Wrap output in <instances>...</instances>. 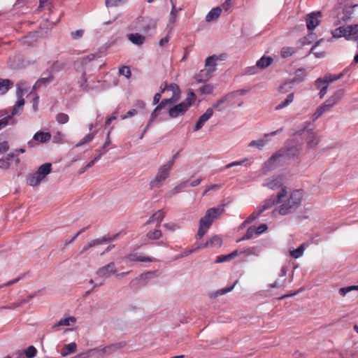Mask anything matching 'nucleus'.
I'll use <instances>...</instances> for the list:
<instances>
[{"label":"nucleus","mask_w":358,"mask_h":358,"mask_svg":"<svg viewBox=\"0 0 358 358\" xmlns=\"http://www.w3.org/2000/svg\"><path fill=\"white\" fill-rule=\"evenodd\" d=\"M301 150V145L285 146L273 155L270 159L264 163L263 172L266 173L271 171L277 166L276 162L280 158L285 159H294L298 157Z\"/></svg>","instance_id":"obj_1"},{"label":"nucleus","mask_w":358,"mask_h":358,"mask_svg":"<svg viewBox=\"0 0 358 358\" xmlns=\"http://www.w3.org/2000/svg\"><path fill=\"white\" fill-rule=\"evenodd\" d=\"M224 211V205L208 209L199 221L196 238L201 239L207 232L214 220L217 219Z\"/></svg>","instance_id":"obj_2"},{"label":"nucleus","mask_w":358,"mask_h":358,"mask_svg":"<svg viewBox=\"0 0 358 358\" xmlns=\"http://www.w3.org/2000/svg\"><path fill=\"white\" fill-rule=\"evenodd\" d=\"M303 192L301 190L296 189L293 191L289 197L282 199L281 205L278 207V213L281 215H286L295 212L300 206Z\"/></svg>","instance_id":"obj_3"},{"label":"nucleus","mask_w":358,"mask_h":358,"mask_svg":"<svg viewBox=\"0 0 358 358\" xmlns=\"http://www.w3.org/2000/svg\"><path fill=\"white\" fill-rule=\"evenodd\" d=\"M225 58V54H221L219 56L216 55H213L210 57H208L205 61V69L201 70L199 73L196 75V80L199 83H201L208 80L217 69V61L224 60Z\"/></svg>","instance_id":"obj_4"},{"label":"nucleus","mask_w":358,"mask_h":358,"mask_svg":"<svg viewBox=\"0 0 358 358\" xmlns=\"http://www.w3.org/2000/svg\"><path fill=\"white\" fill-rule=\"evenodd\" d=\"M358 4L341 3L337 6V24H347L355 17V9Z\"/></svg>","instance_id":"obj_5"},{"label":"nucleus","mask_w":358,"mask_h":358,"mask_svg":"<svg viewBox=\"0 0 358 358\" xmlns=\"http://www.w3.org/2000/svg\"><path fill=\"white\" fill-rule=\"evenodd\" d=\"M51 167L52 164L50 163H45L40 166L35 173H30L27 177V185L31 187L39 185L51 172Z\"/></svg>","instance_id":"obj_6"},{"label":"nucleus","mask_w":358,"mask_h":358,"mask_svg":"<svg viewBox=\"0 0 358 358\" xmlns=\"http://www.w3.org/2000/svg\"><path fill=\"white\" fill-rule=\"evenodd\" d=\"M173 166V159L169 160L167 163L160 166L155 178L150 182L151 188H159L168 178L170 171Z\"/></svg>","instance_id":"obj_7"},{"label":"nucleus","mask_w":358,"mask_h":358,"mask_svg":"<svg viewBox=\"0 0 358 358\" xmlns=\"http://www.w3.org/2000/svg\"><path fill=\"white\" fill-rule=\"evenodd\" d=\"M196 99V95L193 92L187 94L186 99L171 107L169 110V115L171 118H176L180 115H183L188 108L192 106L193 101Z\"/></svg>","instance_id":"obj_8"},{"label":"nucleus","mask_w":358,"mask_h":358,"mask_svg":"<svg viewBox=\"0 0 358 358\" xmlns=\"http://www.w3.org/2000/svg\"><path fill=\"white\" fill-rule=\"evenodd\" d=\"M287 194V191L285 187H282L278 193L276 197L271 196L269 199L263 201L261 206H258L259 213H262L264 210L271 208L277 203L282 201V199L285 198Z\"/></svg>","instance_id":"obj_9"},{"label":"nucleus","mask_w":358,"mask_h":358,"mask_svg":"<svg viewBox=\"0 0 358 358\" xmlns=\"http://www.w3.org/2000/svg\"><path fill=\"white\" fill-rule=\"evenodd\" d=\"M336 104V96H331L322 105L318 107L313 113V121L317 120L322 114L329 111Z\"/></svg>","instance_id":"obj_10"},{"label":"nucleus","mask_w":358,"mask_h":358,"mask_svg":"<svg viewBox=\"0 0 358 358\" xmlns=\"http://www.w3.org/2000/svg\"><path fill=\"white\" fill-rule=\"evenodd\" d=\"M117 272V268L114 262H110L108 264L100 267L96 271V275L103 279H106L110 277L112 274H115Z\"/></svg>","instance_id":"obj_11"},{"label":"nucleus","mask_w":358,"mask_h":358,"mask_svg":"<svg viewBox=\"0 0 358 358\" xmlns=\"http://www.w3.org/2000/svg\"><path fill=\"white\" fill-rule=\"evenodd\" d=\"M320 12H313L306 15V22L309 31L313 30L320 24Z\"/></svg>","instance_id":"obj_12"},{"label":"nucleus","mask_w":358,"mask_h":358,"mask_svg":"<svg viewBox=\"0 0 358 358\" xmlns=\"http://www.w3.org/2000/svg\"><path fill=\"white\" fill-rule=\"evenodd\" d=\"M303 69H298L296 72V76L294 79L285 82L279 87V92L282 94H285L289 92L293 87L294 83H300L303 80V78H299V73H302Z\"/></svg>","instance_id":"obj_13"},{"label":"nucleus","mask_w":358,"mask_h":358,"mask_svg":"<svg viewBox=\"0 0 358 358\" xmlns=\"http://www.w3.org/2000/svg\"><path fill=\"white\" fill-rule=\"evenodd\" d=\"M336 80L335 75H327L324 78H319L315 81V86L317 90L320 91L325 86H329V85L333 83Z\"/></svg>","instance_id":"obj_14"},{"label":"nucleus","mask_w":358,"mask_h":358,"mask_svg":"<svg viewBox=\"0 0 358 358\" xmlns=\"http://www.w3.org/2000/svg\"><path fill=\"white\" fill-rule=\"evenodd\" d=\"M263 185L273 190L276 189L282 185V177L278 176L268 178Z\"/></svg>","instance_id":"obj_15"},{"label":"nucleus","mask_w":358,"mask_h":358,"mask_svg":"<svg viewBox=\"0 0 358 358\" xmlns=\"http://www.w3.org/2000/svg\"><path fill=\"white\" fill-rule=\"evenodd\" d=\"M213 110L211 108H208L206 112L199 117L198 121L196 122L194 131L199 130L204 124L213 116Z\"/></svg>","instance_id":"obj_16"},{"label":"nucleus","mask_w":358,"mask_h":358,"mask_svg":"<svg viewBox=\"0 0 358 358\" xmlns=\"http://www.w3.org/2000/svg\"><path fill=\"white\" fill-rule=\"evenodd\" d=\"M127 38L133 44L136 45H141L143 44L145 40V37L140 34H129L127 35Z\"/></svg>","instance_id":"obj_17"},{"label":"nucleus","mask_w":358,"mask_h":358,"mask_svg":"<svg viewBox=\"0 0 358 358\" xmlns=\"http://www.w3.org/2000/svg\"><path fill=\"white\" fill-rule=\"evenodd\" d=\"M51 138V135L49 132H44V131H38L36 132L34 136L33 140L36 141L38 143H46L49 141Z\"/></svg>","instance_id":"obj_18"},{"label":"nucleus","mask_w":358,"mask_h":358,"mask_svg":"<svg viewBox=\"0 0 358 358\" xmlns=\"http://www.w3.org/2000/svg\"><path fill=\"white\" fill-rule=\"evenodd\" d=\"M13 87V82L9 79L0 78V95L6 94Z\"/></svg>","instance_id":"obj_19"},{"label":"nucleus","mask_w":358,"mask_h":358,"mask_svg":"<svg viewBox=\"0 0 358 358\" xmlns=\"http://www.w3.org/2000/svg\"><path fill=\"white\" fill-rule=\"evenodd\" d=\"M273 61V59L271 57L263 56L257 62L256 66L261 69H264L269 66L272 64Z\"/></svg>","instance_id":"obj_20"},{"label":"nucleus","mask_w":358,"mask_h":358,"mask_svg":"<svg viewBox=\"0 0 358 358\" xmlns=\"http://www.w3.org/2000/svg\"><path fill=\"white\" fill-rule=\"evenodd\" d=\"M128 259L131 262H151L152 259L145 255L138 254H131L127 257Z\"/></svg>","instance_id":"obj_21"},{"label":"nucleus","mask_w":358,"mask_h":358,"mask_svg":"<svg viewBox=\"0 0 358 358\" xmlns=\"http://www.w3.org/2000/svg\"><path fill=\"white\" fill-rule=\"evenodd\" d=\"M222 9L220 7L213 8L206 16L207 22H211L217 20L221 15Z\"/></svg>","instance_id":"obj_22"},{"label":"nucleus","mask_w":358,"mask_h":358,"mask_svg":"<svg viewBox=\"0 0 358 358\" xmlns=\"http://www.w3.org/2000/svg\"><path fill=\"white\" fill-rule=\"evenodd\" d=\"M229 96V95L227 94L222 97L221 99H218L215 103L213 104V107L217 111L224 110L227 108L225 103L227 101Z\"/></svg>","instance_id":"obj_23"},{"label":"nucleus","mask_w":358,"mask_h":358,"mask_svg":"<svg viewBox=\"0 0 358 358\" xmlns=\"http://www.w3.org/2000/svg\"><path fill=\"white\" fill-rule=\"evenodd\" d=\"M294 98V94L293 92L287 95V96L286 97V99L283 101H282L281 103H280L279 104H278L275 106V110H280L288 106L293 102Z\"/></svg>","instance_id":"obj_24"},{"label":"nucleus","mask_w":358,"mask_h":358,"mask_svg":"<svg viewBox=\"0 0 358 358\" xmlns=\"http://www.w3.org/2000/svg\"><path fill=\"white\" fill-rule=\"evenodd\" d=\"M52 78H53L52 76H50L47 78H42L38 79L34 85L31 93L37 90L42 85H46L49 84L52 80Z\"/></svg>","instance_id":"obj_25"},{"label":"nucleus","mask_w":358,"mask_h":358,"mask_svg":"<svg viewBox=\"0 0 358 358\" xmlns=\"http://www.w3.org/2000/svg\"><path fill=\"white\" fill-rule=\"evenodd\" d=\"M17 100L11 110V115H10L12 118L13 116L18 115L20 113V109L24 105V99L23 97L17 96Z\"/></svg>","instance_id":"obj_26"},{"label":"nucleus","mask_w":358,"mask_h":358,"mask_svg":"<svg viewBox=\"0 0 358 358\" xmlns=\"http://www.w3.org/2000/svg\"><path fill=\"white\" fill-rule=\"evenodd\" d=\"M120 348V345L119 344H113L110 345H108L103 348H101L98 349V353L99 354H106L110 355L119 349Z\"/></svg>","instance_id":"obj_27"},{"label":"nucleus","mask_w":358,"mask_h":358,"mask_svg":"<svg viewBox=\"0 0 358 358\" xmlns=\"http://www.w3.org/2000/svg\"><path fill=\"white\" fill-rule=\"evenodd\" d=\"M237 283H238V281L236 280L232 286L220 289L216 291L215 292L210 294V297L212 299H215V298L218 297L219 296L224 295L228 292H230L231 291H232L234 289L235 285Z\"/></svg>","instance_id":"obj_28"},{"label":"nucleus","mask_w":358,"mask_h":358,"mask_svg":"<svg viewBox=\"0 0 358 358\" xmlns=\"http://www.w3.org/2000/svg\"><path fill=\"white\" fill-rule=\"evenodd\" d=\"M305 250H306V245H305V243H302L296 249L290 250L289 255L292 257H293L294 259H298L303 256Z\"/></svg>","instance_id":"obj_29"},{"label":"nucleus","mask_w":358,"mask_h":358,"mask_svg":"<svg viewBox=\"0 0 358 358\" xmlns=\"http://www.w3.org/2000/svg\"><path fill=\"white\" fill-rule=\"evenodd\" d=\"M76 348L77 345L75 343H71L64 345L61 352L62 356L66 357L69 354L75 352L76 351Z\"/></svg>","instance_id":"obj_30"},{"label":"nucleus","mask_w":358,"mask_h":358,"mask_svg":"<svg viewBox=\"0 0 358 358\" xmlns=\"http://www.w3.org/2000/svg\"><path fill=\"white\" fill-rule=\"evenodd\" d=\"M222 245V239L218 236H213L209 241H208L204 245H201L203 247H220Z\"/></svg>","instance_id":"obj_31"},{"label":"nucleus","mask_w":358,"mask_h":358,"mask_svg":"<svg viewBox=\"0 0 358 358\" xmlns=\"http://www.w3.org/2000/svg\"><path fill=\"white\" fill-rule=\"evenodd\" d=\"M319 140L317 139V136L312 131H308V136L306 138V143L308 145L313 148L318 144Z\"/></svg>","instance_id":"obj_32"},{"label":"nucleus","mask_w":358,"mask_h":358,"mask_svg":"<svg viewBox=\"0 0 358 358\" xmlns=\"http://www.w3.org/2000/svg\"><path fill=\"white\" fill-rule=\"evenodd\" d=\"M76 317L71 316L69 317L61 319L52 327L55 328V327H59V326H69L71 324V323H74V322H76Z\"/></svg>","instance_id":"obj_33"},{"label":"nucleus","mask_w":358,"mask_h":358,"mask_svg":"<svg viewBox=\"0 0 358 358\" xmlns=\"http://www.w3.org/2000/svg\"><path fill=\"white\" fill-rule=\"evenodd\" d=\"M27 85L24 80H20L16 84V96L23 97L24 91L27 90Z\"/></svg>","instance_id":"obj_34"},{"label":"nucleus","mask_w":358,"mask_h":358,"mask_svg":"<svg viewBox=\"0 0 358 358\" xmlns=\"http://www.w3.org/2000/svg\"><path fill=\"white\" fill-rule=\"evenodd\" d=\"M237 255H238V251L234 250L228 255L218 256L217 257L216 263H222L224 262H228V261L231 260L232 258L236 257Z\"/></svg>","instance_id":"obj_35"},{"label":"nucleus","mask_w":358,"mask_h":358,"mask_svg":"<svg viewBox=\"0 0 358 358\" xmlns=\"http://www.w3.org/2000/svg\"><path fill=\"white\" fill-rule=\"evenodd\" d=\"M95 136L94 133L87 134L83 138H82L79 142L77 143L76 147L78 148L83 146L85 144L89 143L92 141Z\"/></svg>","instance_id":"obj_36"},{"label":"nucleus","mask_w":358,"mask_h":358,"mask_svg":"<svg viewBox=\"0 0 358 358\" xmlns=\"http://www.w3.org/2000/svg\"><path fill=\"white\" fill-rule=\"evenodd\" d=\"M170 1L171 3V5H172V8H171V13H170L169 22H170V23H174L176 20L177 13H178L179 10H181V8L177 9L176 7V3L174 2V0H170Z\"/></svg>","instance_id":"obj_37"},{"label":"nucleus","mask_w":358,"mask_h":358,"mask_svg":"<svg viewBox=\"0 0 358 358\" xmlns=\"http://www.w3.org/2000/svg\"><path fill=\"white\" fill-rule=\"evenodd\" d=\"M168 90H170L173 92L171 97L175 98L177 101L179 99L180 90L178 85L171 83L169 85Z\"/></svg>","instance_id":"obj_38"},{"label":"nucleus","mask_w":358,"mask_h":358,"mask_svg":"<svg viewBox=\"0 0 358 358\" xmlns=\"http://www.w3.org/2000/svg\"><path fill=\"white\" fill-rule=\"evenodd\" d=\"M103 244V241L99 238L94 239L90 241L87 245H85L81 250V253L85 252L88 249L94 247L96 245Z\"/></svg>","instance_id":"obj_39"},{"label":"nucleus","mask_w":358,"mask_h":358,"mask_svg":"<svg viewBox=\"0 0 358 358\" xmlns=\"http://www.w3.org/2000/svg\"><path fill=\"white\" fill-rule=\"evenodd\" d=\"M162 236V232L159 229L151 230L148 232L147 237L150 240H158Z\"/></svg>","instance_id":"obj_40"},{"label":"nucleus","mask_w":358,"mask_h":358,"mask_svg":"<svg viewBox=\"0 0 358 358\" xmlns=\"http://www.w3.org/2000/svg\"><path fill=\"white\" fill-rule=\"evenodd\" d=\"M23 352L24 353L25 358H34L36 357V355L37 354V350L33 345L29 346Z\"/></svg>","instance_id":"obj_41"},{"label":"nucleus","mask_w":358,"mask_h":358,"mask_svg":"<svg viewBox=\"0 0 358 358\" xmlns=\"http://www.w3.org/2000/svg\"><path fill=\"white\" fill-rule=\"evenodd\" d=\"M352 291H358V285H351L345 287H342L339 289L338 292L341 295L345 296L347 295V294Z\"/></svg>","instance_id":"obj_42"},{"label":"nucleus","mask_w":358,"mask_h":358,"mask_svg":"<svg viewBox=\"0 0 358 358\" xmlns=\"http://www.w3.org/2000/svg\"><path fill=\"white\" fill-rule=\"evenodd\" d=\"M316 39V35L313 32H310L306 37L301 39L302 45H306L311 43Z\"/></svg>","instance_id":"obj_43"},{"label":"nucleus","mask_w":358,"mask_h":358,"mask_svg":"<svg viewBox=\"0 0 358 358\" xmlns=\"http://www.w3.org/2000/svg\"><path fill=\"white\" fill-rule=\"evenodd\" d=\"M55 120L59 124H64L69 121V116L66 113H59L57 114Z\"/></svg>","instance_id":"obj_44"},{"label":"nucleus","mask_w":358,"mask_h":358,"mask_svg":"<svg viewBox=\"0 0 358 358\" xmlns=\"http://www.w3.org/2000/svg\"><path fill=\"white\" fill-rule=\"evenodd\" d=\"M163 227L164 229L169 231L174 232L176 230H178L180 229V224L176 222H168L164 224Z\"/></svg>","instance_id":"obj_45"},{"label":"nucleus","mask_w":358,"mask_h":358,"mask_svg":"<svg viewBox=\"0 0 358 358\" xmlns=\"http://www.w3.org/2000/svg\"><path fill=\"white\" fill-rule=\"evenodd\" d=\"M213 90V85L211 84H205L199 88V92L201 94H210Z\"/></svg>","instance_id":"obj_46"},{"label":"nucleus","mask_w":358,"mask_h":358,"mask_svg":"<svg viewBox=\"0 0 358 358\" xmlns=\"http://www.w3.org/2000/svg\"><path fill=\"white\" fill-rule=\"evenodd\" d=\"M267 142L268 141L264 139L254 140L249 143V146L257 147L259 149H262L267 143Z\"/></svg>","instance_id":"obj_47"},{"label":"nucleus","mask_w":358,"mask_h":358,"mask_svg":"<svg viewBox=\"0 0 358 358\" xmlns=\"http://www.w3.org/2000/svg\"><path fill=\"white\" fill-rule=\"evenodd\" d=\"M15 121L10 116H6L0 120V129L8 124H14Z\"/></svg>","instance_id":"obj_48"},{"label":"nucleus","mask_w":358,"mask_h":358,"mask_svg":"<svg viewBox=\"0 0 358 358\" xmlns=\"http://www.w3.org/2000/svg\"><path fill=\"white\" fill-rule=\"evenodd\" d=\"M255 233V227H250L245 234L243 236V238L240 240L238 241V242L241 241V240H248V239H250L254 234Z\"/></svg>","instance_id":"obj_49"},{"label":"nucleus","mask_w":358,"mask_h":358,"mask_svg":"<svg viewBox=\"0 0 358 358\" xmlns=\"http://www.w3.org/2000/svg\"><path fill=\"white\" fill-rule=\"evenodd\" d=\"M262 213H259V210L257 208L245 220L243 224H249L256 220Z\"/></svg>","instance_id":"obj_50"},{"label":"nucleus","mask_w":358,"mask_h":358,"mask_svg":"<svg viewBox=\"0 0 358 358\" xmlns=\"http://www.w3.org/2000/svg\"><path fill=\"white\" fill-rule=\"evenodd\" d=\"M152 215L155 217V221L160 223L164 220L166 213L163 210H159Z\"/></svg>","instance_id":"obj_51"},{"label":"nucleus","mask_w":358,"mask_h":358,"mask_svg":"<svg viewBox=\"0 0 358 358\" xmlns=\"http://www.w3.org/2000/svg\"><path fill=\"white\" fill-rule=\"evenodd\" d=\"M120 75L125 76L127 78H129L131 76L130 69L127 66H122L119 70Z\"/></svg>","instance_id":"obj_52"},{"label":"nucleus","mask_w":358,"mask_h":358,"mask_svg":"<svg viewBox=\"0 0 358 358\" xmlns=\"http://www.w3.org/2000/svg\"><path fill=\"white\" fill-rule=\"evenodd\" d=\"M294 52V48L291 47H285L282 49L281 55L282 57H288Z\"/></svg>","instance_id":"obj_53"},{"label":"nucleus","mask_w":358,"mask_h":358,"mask_svg":"<svg viewBox=\"0 0 358 358\" xmlns=\"http://www.w3.org/2000/svg\"><path fill=\"white\" fill-rule=\"evenodd\" d=\"M123 1H124V0H106L105 3L106 7H113L118 6Z\"/></svg>","instance_id":"obj_54"},{"label":"nucleus","mask_w":358,"mask_h":358,"mask_svg":"<svg viewBox=\"0 0 358 358\" xmlns=\"http://www.w3.org/2000/svg\"><path fill=\"white\" fill-rule=\"evenodd\" d=\"M176 101H177V100L173 97H171L169 99H164L161 101V103L158 106H161V108H162L166 105L173 103Z\"/></svg>","instance_id":"obj_55"},{"label":"nucleus","mask_w":358,"mask_h":358,"mask_svg":"<svg viewBox=\"0 0 358 358\" xmlns=\"http://www.w3.org/2000/svg\"><path fill=\"white\" fill-rule=\"evenodd\" d=\"M119 235H120V234H116L110 236H103L99 239L103 241V243H105L111 242V241L116 240L118 238Z\"/></svg>","instance_id":"obj_56"},{"label":"nucleus","mask_w":358,"mask_h":358,"mask_svg":"<svg viewBox=\"0 0 358 358\" xmlns=\"http://www.w3.org/2000/svg\"><path fill=\"white\" fill-rule=\"evenodd\" d=\"M64 137V134L62 132L58 131L53 136V142L54 143H62V142H63Z\"/></svg>","instance_id":"obj_57"},{"label":"nucleus","mask_w":358,"mask_h":358,"mask_svg":"<svg viewBox=\"0 0 358 358\" xmlns=\"http://www.w3.org/2000/svg\"><path fill=\"white\" fill-rule=\"evenodd\" d=\"M201 248H203V246L201 245H198L196 248H191L189 250H187L184 251L180 255V257H184L188 256L189 255H190L191 253L194 252V251H196V250H198V249H199Z\"/></svg>","instance_id":"obj_58"},{"label":"nucleus","mask_w":358,"mask_h":358,"mask_svg":"<svg viewBox=\"0 0 358 358\" xmlns=\"http://www.w3.org/2000/svg\"><path fill=\"white\" fill-rule=\"evenodd\" d=\"M83 34H84V30L78 29V30H76V31L71 32V34L73 39H78V38H80L83 36Z\"/></svg>","instance_id":"obj_59"},{"label":"nucleus","mask_w":358,"mask_h":358,"mask_svg":"<svg viewBox=\"0 0 358 358\" xmlns=\"http://www.w3.org/2000/svg\"><path fill=\"white\" fill-rule=\"evenodd\" d=\"M9 149V145L7 141H3L0 143V154H3L8 151Z\"/></svg>","instance_id":"obj_60"},{"label":"nucleus","mask_w":358,"mask_h":358,"mask_svg":"<svg viewBox=\"0 0 358 358\" xmlns=\"http://www.w3.org/2000/svg\"><path fill=\"white\" fill-rule=\"evenodd\" d=\"M267 225L265 224H260L258 227H255V234H261L267 229Z\"/></svg>","instance_id":"obj_61"},{"label":"nucleus","mask_w":358,"mask_h":358,"mask_svg":"<svg viewBox=\"0 0 358 358\" xmlns=\"http://www.w3.org/2000/svg\"><path fill=\"white\" fill-rule=\"evenodd\" d=\"M10 167V162L6 159H0V168L8 169Z\"/></svg>","instance_id":"obj_62"},{"label":"nucleus","mask_w":358,"mask_h":358,"mask_svg":"<svg viewBox=\"0 0 358 358\" xmlns=\"http://www.w3.org/2000/svg\"><path fill=\"white\" fill-rule=\"evenodd\" d=\"M136 114H137V111H136V110H135V109H131V110H129L127 113V114H125V115H122V117H122V120H124V119H126V118H127V117H129L134 116V115H136Z\"/></svg>","instance_id":"obj_63"},{"label":"nucleus","mask_w":358,"mask_h":358,"mask_svg":"<svg viewBox=\"0 0 358 358\" xmlns=\"http://www.w3.org/2000/svg\"><path fill=\"white\" fill-rule=\"evenodd\" d=\"M11 358H25L24 353L23 351L18 350L15 352H14L10 357Z\"/></svg>","instance_id":"obj_64"}]
</instances>
